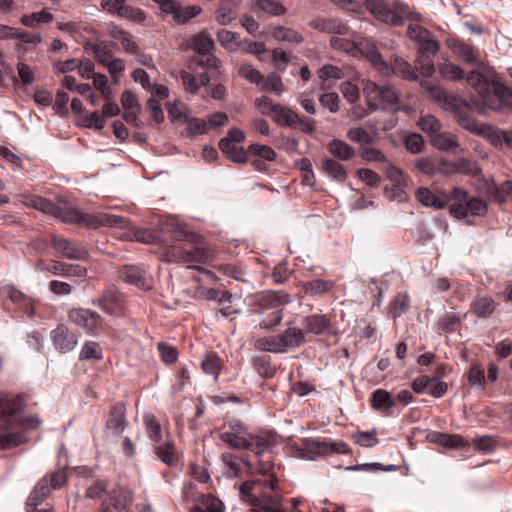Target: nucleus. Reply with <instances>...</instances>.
I'll use <instances>...</instances> for the list:
<instances>
[{"instance_id":"obj_24","label":"nucleus","mask_w":512,"mask_h":512,"mask_svg":"<svg viewBox=\"0 0 512 512\" xmlns=\"http://www.w3.org/2000/svg\"><path fill=\"white\" fill-rule=\"evenodd\" d=\"M309 26L320 32L345 35L348 33V26L337 18H318L309 22Z\"/></svg>"},{"instance_id":"obj_20","label":"nucleus","mask_w":512,"mask_h":512,"mask_svg":"<svg viewBox=\"0 0 512 512\" xmlns=\"http://www.w3.org/2000/svg\"><path fill=\"white\" fill-rule=\"evenodd\" d=\"M290 302L289 294L284 291H265L255 296V311L260 313L264 310L274 309Z\"/></svg>"},{"instance_id":"obj_62","label":"nucleus","mask_w":512,"mask_h":512,"mask_svg":"<svg viewBox=\"0 0 512 512\" xmlns=\"http://www.w3.org/2000/svg\"><path fill=\"white\" fill-rule=\"evenodd\" d=\"M318 76L326 82L329 79H341L344 74L341 68L332 64H325L318 70Z\"/></svg>"},{"instance_id":"obj_35","label":"nucleus","mask_w":512,"mask_h":512,"mask_svg":"<svg viewBox=\"0 0 512 512\" xmlns=\"http://www.w3.org/2000/svg\"><path fill=\"white\" fill-rule=\"evenodd\" d=\"M410 308V298L405 293H398L389 304V315L396 319Z\"/></svg>"},{"instance_id":"obj_13","label":"nucleus","mask_w":512,"mask_h":512,"mask_svg":"<svg viewBox=\"0 0 512 512\" xmlns=\"http://www.w3.org/2000/svg\"><path fill=\"white\" fill-rule=\"evenodd\" d=\"M25 405L26 400L22 395L10 397L7 393H0V431L15 427L18 421L15 416Z\"/></svg>"},{"instance_id":"obj_48","label":"nucleus","mask_w":512,"mask_h":512,"mask_svg":"<svg viewBox=\"0 0 512 512\" xmlns=\"http://www.w3.org/2000/svg\"><path fill=\"white\" fill-rule=\"evenodd\" d=\"M496 305L493 299L488 297H483L477 299L472 304V311L477 317L487 318L494 311Z\"/></svg>"},{"instance_id":"obj_11","label":"nucleus","mask_w":512,"mask_h":512,"mask_svg":"<svg viewBox=\"0 0 512 512\" xmlns=\"http://www.w3.org/2000/svg\"><path fill=\"white\" fill-rule=\"evenodd\" d=\"M303 342V331L299 328L289 327L281 334L256 339L254 347L260 351L284 353L289 349L299 347Z\"/></svg>"},{"instance_id":"obj_43","label":"nucleus","mask_w":512,"mask_h":512,"mask_svg":"<svg viewBox=\"0 0 512 512\" xmlns=\"http://www.w3.org/2000/svg\"><path fill=\"white\" fill-rule=\"evenodd\" d=\"M335 283L330 280L316 279L303 284L305 292L311 295H322L333 289Z\"/></svg>"},{"instance_id":"obj_44","label":"nucleus","mask_w":512,"mask_h":512,"mask_svg":"<svg viewBox=\"0 0 512 512\" xmlns=\"http://www.w3.org/2000/svg\"><path fill=\"white\" fill-rule=\"evenodd\" d=\"M53 15L45 10L33 12L30 15H23L20 19L22 25L30 28L36 27L38 24H47L52 22Z\"/></svg>"},{"instance_id":"obj_21","label":"nucleus","mask_w":512,"mask_h":512,"mask_svg":"<svg viewBox=\"0 0 512 512\" xmlns=\"http://www.w3.org/2000/svg\"><path fill=\"white\" fill-rule=\"evenodd\" d=\"M99 305L101 306L102 310L105 311L109 316H124V303L120 299L116 289L113 287L107 288L104 291L101 299L99 300Z\"/></svg>"},{"instance_id":"obj_29","label":"nucleus","mask_w":512,"mask_h":512,"mask_svg":"<svg viewBox=\"0 0 512 512\" xmlns=\"http://www.w3.org/2000/svg\"><path fill=\"white\" fill-rule=\"evenodd\" d=\"M219 148L234 162L247 161V150L237 146V143L230 141V139H221L219 141Z\"/></svg>"},{"instance_id":"obj_22","label":"nucleus","mask_w":512,"mask_h":512,"mask_svg":"<svg viewBox=\"0 0 512 512\" xmlns=\"http://www.w3.org/2000/svg\"><path fill=\"white\" fill-rule=\"evenodd\" d=\"M277 437V433L273 431H261L259 434H251L252 448L250 450L260 457L275 447Z\"/></svg>"},{"instance_id":"obj_45","label":"nucleus","mask_w":512,"mask_h":512,"mask_svg":"<svg viewBox=\"0 0 512 512\" xmlns=\"http://www.w3.org/2000/svg\"><path fill=\"white\" fill-rule=\"evenodd\" d=\"M385 176L392 182L393 189L396 191L395 195L400 196V193H403V191L399 187L406 185V178L403 172L395 165L389 164L385 170Z\"/></svg>"},{"instance_id":"obj_63","label":"nucleus","mask_w":512,"mask_h":512,"mask_svg":"<svg viewBox=\"0 0 512 512\" xmlns=\"http://www.w3.org/2000/svg\"><path fill=\"white\" fill-rule=\"evenodd\" d=\"M418 54L435 55L439 51V43L432 38L430 34L428 37L418 42Z\"/></svg>"},{"instance_id":"obj_51","label":"nucleus","mask_w":512,"mask_h":512,"mask_svg":"<svg viewBox=\"0 0 512 512\" xmlns=\"http://www.w3.org/2000/svg\"><path fill=\"white\" fill-rule=\"evenodd\" d=\"M474 448L482 453H491L498 447V439L492 435L475 437L472 440Z\"/></svg>"},{"instance_id":"obj_12","label":"nucleus","mask_w":512,"mask_h":512,"mask_svg":"<svg viewBox=\"0 0 512 512\" xmlns=\"http://www.w3.org/2000/svg\"><path fill=\"white\" fill-rule=\"evenodd\" d=\"M220 432L219 438L229 447L236 450H249L252 448L251 433L240 421H229Z\"/></svg>"},{"instance_id":"obj_33","label":"nucleus","mask_w":512,"mask_h":512,"mask_svg":"<svg viewBox=\"0 0 512 512\" xmlns=\"http://www.w3.org/2000/svg\"><path fill=\"white\" fill-rule=\"evenodd\" d=\"M309 448L321 455H326L330 452L347 453L348 447L344 442H331L326 441H310Z\"/></svg>"},{"instance_id":"obj_60","label":"nucleus","mask_w":512,"mask_h":512,"mask_svg":"<svg viewBox=\"0 0 512 512\" xmlns=\"http://www.w3.org/2000/svg\"><path fill=\"white\" fill-rule=\"evenodd\" d=\"M238 73L241 77L245 78L250 83L256 84L257 86L263 82V75L250 64H243L240 66Z\"/></svg>"},{"instance_id":"obj_14","label":"nucleus","mask_w":512,"mask_h":512,"mask_svg":"<svg viewBox=\"0 0 512 512\" xmlns=\"http://www.w3.org/2000/svg\"><path fill=\"white\" fill-rule=\"evenodd\" d=\"M119 278L143 291H150L154 285L151 273L139 265H125L119 270Z\"/></svg>"},{"instance_id":"obj_56","label":"nucleus","mask_w":512,"mask_h":512,"mask_svg":"<svg viewBox=\"0 0 512 512\" xmlns=\"http://www.w3.org/2000/svg\"><path fill=\"white\" fill-rule=\"evenodd\" d=\"M419 128L429 135L431 138L434 133H438L441 130V123L433 115H425L418 121Z\"/></svg>"},{"instance_id":"obj_3","label":"nucleus","mask_w":512,"mask_h":512,"mask_svg":"<svg viewBox=\"0 0 512 512\" xmlns=\"http://www.w3.org/2000/svg\"><path fill=\"white\" fill-rule=\"evenodd\" d=\"M191 47L195 52L187 69L181 71V79L186 91L197 93L210 82L206 69L217 68L219 60L213 55L214 41L206 32L195 35Z\"/></svg>"},{"instance_id":"obj_19","label":"nucleus","mask_w":512,"mask_h":512,"mask_svg":"<svg viewBox=\"0 0 512 512\" xmlns=\"http://www.w3.org/2000/svg\"><path fill=\"white\" fill-rule=\"evenodd\" d=\"M51 244L62 257L70 260H86L88 258V251L78 243L71 242L66 238L53 235Z\"/></svg>"},{"instance_id":"obj_34","label":"nucleus","mask_w":512,"mask_h":512,"mask_svg":"<svg viewBox=\"0 0 512 512\" xmlns=\"http://www.w3.org/2000/svg\"><path fill=\"white\" fill-rule=\"evenodd\" d=\"M272 36L277 41L291 44H300L304 41V37L298 31L284 26L275 27L272 31Z\"/></svg>"},{"instance_id":"obj_49","label":"nucleus","mask_w":512,"mask_h":512,"mask_svg":"<svg viewBox=\"0 0 512 512\" xmlns=\"http://www.w3.org/2000/svg\"><path fill=\"white\" fill-rule=\"evenodd\" d=\"M116 15L119 17L127 18L137 23H141L146 19V14L142 9L127 6L125 4L118 5L116 7Z\"/></svg>"},{"instance_id":"obj_52","label":"nucleus","mask_w":512,"mask_h":512,"mask_svg":"<svg viewBox=\"0 0 512 512\" xmlns=\"http://www.w3.org/2000/svg\"><path fill=\"white\" fill-rule=\"evenodd\" d=\"M433 55L418 54L415 60V71L423 77H430L435 72V65L432 59Z\"/></svg>"},{"instance_id":"obj_59","label":"nucleus","mask_w":512,"mask_h":512,"mask_svg":"<svg viewBox=\"0 0 512 512\" xmlns=\"http://www.w3.org/2000/svg\"><path fill=\"white\" fill-rule=\"evenodd\" d=\"M319 102L323 108L328 109L331 113H336L340 109V98L335 92L321 94Z\"/></svg>"},{"instance_id":"obj_42","label":"nucleus","mask_w":512,"mask_h":512,"mask_svg":"<svg viewBox=\"0 0 512 512\" xmlns=\"http://www.w3.org/2000/svg\"><path fill=\"white\" fill-rule=\"evenodd\" d=\"M323 169L329 176L339 182H344L347 179V172L344 166L334 159H324Z\"/></svg>"},{"instance_id":"obj_2","label":"nucleus","mask_w":512,"mask_h":512,"mask_svg":"<svg viewBox=\"0 0 512 512\" xmlns=\"http://www.w3.org/2000/svg\"><path fill=\"white\" fill-rule=\"evenodd\" d=\"M416 199L426 207L444 209L450 202V214L458 219L471 216H484L487 212V203L479 198L471 197L469 193L459 187L450 193L440 191L432 192L427 187H420L415 193Z\"/></svg>"},{"instance_id":"obj_8","label":"nucleus","mask_w":512,"mask_h":512,"mask_svg":"<svg viewBox=\"0 0 512 512\" xmlns=\"http://www.w3.org/2000/svg\"><path fill=\"white\" fill-rule=\"evenodd\" d=\"M3 308L13 318L41 317L42 304L40 300L24 294L18 288L7 285L0 291Z\"/></svg>"},{"instance_id":"obj_28","label":"nucleus","mask_w":512,"mask_h":512,"mask_svg":"<svg viewBox=\"0 0 512 512\" xmlns=\"http://www.w3.org/2000/svg\"><path fill=\"white\" fill-rule=\"evenodd\" d=\"M237 6L233 0H222L215 11V19L220 25H228L237 18Z\"/></svg>"},{"instance_id":"obj_40","label":"nucleus","mask_w":512,"mask_h":512,"mask_svg":"<svg viewBox=\"0 0 512 512\" xmlns=\"http://www.w3.org/2000/svg\"><path fill=\"white\" fill-rule=\"evenodd\" d=\"M253 367L263 378H272L276 373V368L271 364L270 356L267 355L254 357Z\"/></svg>"},{"instance_id":"obj_47","label":"nucleus","mask_w":512,"mask_h":512,"mask_svg":"<svg viewBox=\"0 0 512 512\" xmlns=\"http://www.w3.org/2000/svg\"><path fill=\"white\" fill-rule=\"evenodd\" d=\"M259 87L263 91L272 92L276 95L282 94L285 90L281 77L276 73H271L266 78L263 77V82L260 83Z\"/></svg>"},{"instance_id":"obj_30","label":"nucleus","mask_w":512,"mask_h":512,"mask_svg":"<svg viewBox=\"0 0 512 512\" xmlns=\"http://www.w3.org/2000/svg\"><path fill=\"white\" fill-rule=\"evenodd\" d=\"M430 143L433 147L442 151H451L459 146L455 135L450 132H442L441 130L438 133H434L430 138Z\"/></svg>"},{"instance_id":"obj_26","label":"nucleus","mask_w":512,"mask_h":512,"mask_svg":"<svg viewBox=\"0 0 512 512\" xmlns=\"http://www.w3.org/2000/svg\"><path fill=\"white\" fill-rule=\"evenodd\" d=\"M390 73L401 77L402 79L415 81L418 76L415 68L410 63L399 56H393L390 60Z\"/></svg>"},{"instance_id":"obj_5","label":"nucleus","mask_w":512,"mask_h":512,"mask_svg":"<svg viewBox=\"0 0 512 512\" xmlns=\"http://www.w3.org/2000/svg\"><path fill=\"white\" fill-rule=\"evenodd\" d=\"M175 239L180 243L165 247L161 253L162 261L177 264H206L214 260L213 250L205 245L201 235L180 230L176 232Z\"/></svg>"},{"instance_id":"obj_58","label":"nucleus","mask_w":512,"mask_h":512,"mask_svg":"<svg viewBox=\"0 0 512 512\" xmlns=\"http://www.w3.org/2000/svg\"><path fill=\"white\" fill-rule=\"evenodd\" d=\"M102 358V350L100 346L93 341L86 342L82 347L79 355L80 360H92V359H101Z\"/></svg>"},{"instance_id":"obj_17","label":"nucleus","mask_w":512,"mask_h":512,"mask_svg":"<svg viewBox=\"0 0 512 512\" xmlns=\"http://www.w3.org/2000/svg\"><path fill=\"white\" fill-rule=\"evenodd\" d=\"M206 298L213 301V310L219 312L222 317L227 318L238 313V309L233 304L232 294L228 291L208 289Z\"/></svg>"},{"instance_id":"obj_53","label":"nucleus","mask_w":512,"mask_h":512,"mask_svg":"<svg viewBox=\"0 0 512 512\" xmlns=\"http://www.w3.org/2000/svg\"><path fill=\"white\" fill-rule=\"evenodd\" d=\"M27 438L24 433L0 434V450H7L24 444Z\"/></svg>"},{"instance_id":"obj_15","label":"nucleus","mask_w":512,"mask_h":512,"mask_svg":"<svg viewBox=\"0 0 512 512\" xmlns=\"http://www.w3.org/2000/svg\"><path fill=\"white\" fill-rule=\"evenodd\" d=\"M159 5L161 12L171 15L173 20L179 24H184L190 19L198 16L202 9L198 5L181 6L176 0H152Z\"/></svg>"},{"instance_id":"obj_38","label":"nucleus","mask_w":512,"mask_h":512,"mask_svg":"<svg viewBox=\"0 0 512 512\" xmlns=\"http://www.w3.org/2000/svg\"><path fill=\"white\" fill-rule=\"evenodd\" d=\"M272 119L279 125L291 127L293 120L298 119V114L292 109L278 104L272 112Z\"/></svg>"},{"instance_id":"obj_31","label":"nucleus","mask_w":512,"mask_h":512,"mask_svg":"<svg viewBox=\"0 0 512 512\" xmlns=\"http://www.w3.org/2000/svg\"><path fill=\"white\" fill-rule=\"evenodd\" d=\"M108 499L115 511H122L132 502L133 494L131 490L127 488L118 487L111 491Z\"/></svg>"},{"instance_id":"obj_37","label":"nucleus","mask_w":512,"mask_h":512,"mask_svg":"<svg viewBox=\"0 0 512 512\" xmlns=\"http://www.w3.org/2000/svg\"><path fill=\"white\" fill-rule=\"evenodd\" d=\"M155 452L158 458L170 467H174L177 464V456L175 453V445L171 441H167L162 445L155 447Z\"/></svg>"},{"instance_id":"obj_64","label":"nucleus","mask_w":512,"mask_h":512,"mask_svg":"<svg viewBox=\"0 0 512 512\" xmlns=\"http://www.w3.org/2000/svg\"><path fill=\"white\" fill-rule=\"evenodd\" d=\"M456 53L463 62L474 64L478 61V57L475 50L473 49L472 46L468 44L461 43L456 48Z\"/></svg>"},{"instance_id":"obj_50","label":"nucleus","mask_w":512,"mask_h":512,"mask_svg":"<svg viewBox=\"0 0 512 512\" xmlns=\"http://www.w3.org/2000/svg\"><path fill=\"white\" fill-rule=\"evenodd\" d=\"M438 71L441 77L447 80L456 81L464 78V71L450 62L438 64Z\"/></svg>"},{"instance_id":"obj_39","label":"nucleus","mask_w":512,"mask_h":512,"mask_svg":"<svg viewBox=\"0 0 512 512\" xmlns=\"http://www.w3.org/2000/svg\"><path fill=\"white\" fill-rule=\"evenodd\" d=\"M223 366V362L220 357L214 353L209 352L205 355L204 359L201 362V367L204 373L218 377Z\"/></svg>"},{"instance_id":"obj_1","label":"nucleus","mask_w":512,"mask_h":512,"mask_svg":"<svg viewBox=\"0 0 512 512\" xmlns=\"http://www.w3.org/2000/svg\"><path fill=\"white\" fill-rule=\"evenodd\" d=\"M23 203L43 213L50 214L68 224H78L90 229L100 227L126 226L127 220L124 217L108 213L88 214L70 206H59L50 200L37 195H23Z\"/></svg>"},{"instance_id":"obj_46","label":"nucleus","mask_w":512,"mask_h":512,"mask_svg":"<svg viewBox=\"0 0 512 512\" xmlns=\"http://www.w3.org/2000/svg\"><path fill=\"white\" fill-rule=\"evenodd\" d=\"M366 56L371 64L382 74L389 75V64L383 59L379 50L375 46H369L366 51Z\"/></svg>"},{"instance_id":"obj_54","label":"nucleus","mask_w":512,"mask_h":512,"mask_svg":"<svg viewBox=\"0 0 512 512\" xmlns=\"http://www.w3.org/2000/svg\"><path fill=\"white\" fill-rule=\"evenodd\" d=\"M258 10L273 16H280L286 12L285 7L277 0H256Z\"/></svg>"},{"instance_id":"obj_9","label":"nucleus","mask_w":512,"mask_h":512,"mask_svg":"<svg viewBox=\"0 0 512 512\" xmlns=\"http://www.w3.org/2000/svg\"><path fill=\"white\" fill-rule=\"evenodd\" d=\"M362 91L371 110L396 111L399 109L400 96L391 85H378L371 80H363Z\"/></svg>"},{"instance_id":"obj_57","label":"nucleus","mask_w":512,"mask_h":512,"mask_svg":"<svg viewBox=\"0 0 512 512\" xmlns=\"http://www.w3.org/2000/svg\"><path fill=\"white\" fill-rule=\"evenodd\" d=\"M249 154L267 161H273L276 158V152L270 146L261 144H251L247 149V156Z\"/></svg>"},{"instance_id":"obj_41","label":"nucleus","mask_w":512,"mask_h":512,"mask_svg":"<svg viewBox=\"0 0 512 512\" xmlns=\"http://www.w3.org/2000/svg\"><path fill=\"white\" fill-rule=\"evenodd\" d=\"M191 512H224V505L220 499L206 495Z\"/></svg>"},{"instance_id":"obj_32","label":"nucleus","mask_w":512,"mask_h":512,"mask_svg":"<svg viewBox=\"0 0 512 512\" xmlns=\"http://www.w3.org/2000/svg\"><path fill=\"white\" fill-rule=\"evenodd\" d=\"M328 151L341 161L352 159L356 152L353 147L342 140L334 139L328 144Z\"/></svg>"},{"instance_id":"obj_36","label":"nucleus","mask_w":512,"mask_h":512,"mask_svg":"<svg viewBox=\"0 0 512 512\" xmlns=\"http://www.w3.org/2000/svg\"><path fill=\"white\" fill-rule=\"evenodd\" d=\"M445 163V158L440 159H430V158H420L416 162V167L422 173L433 176L436 174L442 175V164Z\"/></svg>"},{"instance_id":"obj_7","label":"nucleus","mask_w":512,"mask_h":512,"mask_svg":"<svg viewBox=\"0 0 512 512\" xmlns=\"http://www.w3.org/2000/svg\"><path fill=\"white\" fill-rule=\"evenodd\" d=\"M277 485V478L271 474L269 480H253L242 483L239 487V494L241 499L251 506V512H285L281 497L265 491L269 489L274 492Z\"/></svg>"},{"instance_id":"obj_10","label":"nucleus","mask_w":512,"mask_h":512,"mask_svg":"<svg viewBox=\"0 0 512 512\" xmlns=\"http://www.w3.org/2000/svg\"><path fill=\"white\" fill-rule=\"evenodd\" d=\"M429 95L434 100L443 103V105L451 109L455 118L460 126L470 132L478 130V124L473 118L472 112L466 103L462 102L459 98L450 95L446 90L437 86H428Z\"/></svg>"},{"instance_id":"obj_61","label":"nucleus","mask_w":512,"mask_h":512,"mask_svg":"<svg viewBox=\"0 0 512 512\" xmlns=\"http://www.w3.org/2000/svg\"><path fill=\"white\" fill-rule=\"evenodd\" d=\"M144 423L146 425L149 437L153 442L161 440V426L153 415H145Z\"/></svg>"},{"instance_id":"obj_25","label":"nucleus","mask_w":512,"mask_h":512,"mask_svg":"<svg viewBox=\"0 0 512 512\" xmlns=\"http://www.w3.org/2000/svg\"><path fill=\"white\" fill-rule=\"evenodd\" d=\"M124 410V406L118 403L114 405L109 412L106 427L115 436H120L125 430L126 421Z\"/></svg>"},{"instance_id":"obj_55","label":"nucleus","mask_w":512,"mask_h":512,"mask_svg":"<svg viewBox=\"0 0 512 512\" xmlns=\"http://www.w3.org/2000/svg\"><path fill=\"white\" fill-rule=\"evenodd\" d=\"M36 269L54 275L65 276L66 263L56 260L44 261L41 259L36 263Z\"/></svg>"},{"instance_id":"obj_4","label":"nucleus","mask_w":512,"mask_h":512,"mask_svg":"<svg viewBox=\"0 0 512 512\" xmlns=\"http://www.w3.org/2000/svg\"><path fill=\"white\" fill-rule=\"evenodd\" d=\"M366 8L377 20L393 27L402 26L409 21L407 35L417 43L431 34L417 24L421 21L420 14L400 0H366Z\"/></svg>"},{"instance_id":"obj_23","label":"nucleus","mask_w":512,"mask_h":512,"mask_svg":"<svg viewBox=\"0 0 512 512\" xmlns=\"http://www.w3.org/2000/svg\"><path fill=\"white\" fill-rule=\"evenodd\" d=\"M15 39L20 41L15 47L19 58H23L28 51L35 49L42 42L40 33H31L23 29H18Z\"/></svg>"},{"instance_id":"obj_16","label":"nucleus","mask_w":512,"mask_h":512,"mask_svg":"<svg viewBox=\"0 0 512 512\" xmlns=\"http://www.w3.org/2000/svg\"><path fill=\"white\" fill-rule=\"evenodd\" d=\"M51 340L54 348L61 354L71 352L78 344L77 332L64 323H60L51 332Z\"/></svg>"},{"instance_id":"obj_6","label":"nucleus","mask_w":512,"mask_h":512,"mask_svg":"<svg viewBox=\"0 0 512 512\" xmlns=\"http://www.w3.org/2000/svg\"><path fill=\"white\" fill-rule=\"evenodd\" d=\"M466 80L474 90L472 101L482 109L503 110L512 107V90L499 80L486 78L477 71L468 73Z\"/></svg>"},{"instance_id":"obj_18","label":"nucleus","mask_w":512,"mask_h":512,"mask_svg":"<svg viewBox=\"0 0 512 512\" xmlns=\"http://www.w3.org/2000/svg\"><path fill=\"white\" fill-rule=\"evenodd\" d=\"M456 174L476 178L481 174V169L475 161L466 158H458L455 161L445 159V163L442 164V175L449 177Z\"/></svg>"},{"instance_id":"obj_27","label":"nucleus","mask_w":512,"mask_h":512,"mask_svg":"<svg viewBox=\"0 0 512 512\" xmlns=\"http://www.w3.org/2000/svg\"><path fill=\"white\" fill-rule=\"evenodd\" d=\"M371 407L385 415H388V411L395 406V400L392 398L390 392L384 389H376L370 396Z\"/></svg>"}]
</instances>
